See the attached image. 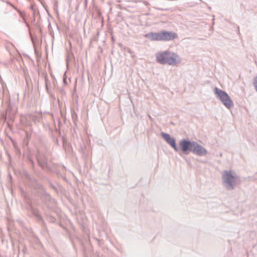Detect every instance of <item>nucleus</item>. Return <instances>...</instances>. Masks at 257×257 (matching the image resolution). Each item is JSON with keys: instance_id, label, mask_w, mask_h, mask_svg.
<instances>
[{"instance_id": "nucleus-1", "label": "nucleus", "mask_w": 257, "mask_h": 257, "mask_svg": "<svg viewBox=\"0 0 257 257\" xmlns=\"http://www.w3.org/2000/svg\"><path fill=\"white\" fill-rule=\"evenodd\" d=\"M221 182L225 189L231 191L240 183L241 180L234 171L226 170L221 173Z\"/></svg>"}, {"instance_id": "nucleus-2", "label": "nucleus", "mask_w": 257, "mask_h": 257, "mask_svg": "<svg viewBox=\"0 0 257 257\" xmlns=\"http://www.w3.org/2000/svg\"><path fill=\"white\" fill-rule=\"evenodd\" d=\"M157 61L161 64L177 65L181 62V57L176 53L170 51L158 52L156 55Z\"/></svg>"}, {"instance_id": "nucleus-3", "label": "nucleus", "mask_w": 257, "mask_h": 257, "mask_svg": "<svg viewBox=\"0 0 257 257\" xmlns=\"http://www.w3.org/2000/svg\"><path fill=\"white\" fill-rule=\"evenodd\" d=\"M145 38L150 41H168L177 37L175 33L169 31H162L158 33L150 32L145 35Z\"/></svg>"}, {"instance_id": "nucleus-4", "label": "nucleus", "mask_w": 257, "mask_h": 257, "mask_svg": "<svg viewBox=\"0 0 257 257\" xmlns=\"http://www.w3.org/2000/svg\"><path fill=\"white\" fill-rule=\"evenodd\" d=\"M213 91L216 97L218 99L227 109H231L233 107V102L226 92L217 87H215Z\"/></svg>"}, {"instance_id": "nucleus-5", "label": "nucleus", "mask_w": 257, "mask_h": 257, "mask_svg": "<svg viewBox=\"0 0 257 257\" xmlns=\"http://www.w3.org/2000/svg\"><path fill=\"white\" fill-rule=\"evenodd\" d=\"M194 141H190L189 140L183 139L179 143V146L182 152L185 154H188L189 152L192 151Z\"/></svg>"}, {"instance_id": "nucleus-6", "label": "nucleus", "mask_w": 257, "mask_h": 257, "mask_svg": "<svg viewBox=\"0 0 257 257\" xmlns=\"http://www.w3.org/2000/svg\"><path fill=\"white\" fill-rule=\"evenodd\" d=\"M192 151L193 153L198 156H205L207 154V150L201 145H199L196 142L194 141L193 144Z\"/></svg>"}, {"instance_id": "nucleus-7", "label": "nucleus", "mask_w": 257, "mask_h": 257, "mask_svg": "<svg viewBox=\"0 0 257 257\" xmlns=\"http://www.w3.org/2000/svg\"><path fill=\"white\" fill-rule=\"evenodd\" d=\"M161 136L166 142L170 145L175 151L178 152L179 151V149L177 148L175 140L174 138H171L170 135L162 132L161 133Z\"/></svg>"}, {"instance_id": "nucleus-8", "label": "nucleus", "mask_w": 257, "mask_h": 257, "mask_svg": "<svg viewBox=\"0 0 257 257\" xmlns=\"http://www.w3.org/2000/svg\"><path fill=\"white\" fill-rule=\"evenodd\" d=\"M253 83L255 90L257 92V75L254 78Z\"/></svg>"}, {"instance_id": "nucleus-9", "label": "nucleus", "mask_w": 257, "mask_h": 257, "mask_svg": "<svg viewBox=\"0 0 257 257\" xmlns=\"http://www.w3.org/2000/svg\"><path fill=\"white\" fill-rule=\"evenodd\" d=\"M38 161L39 165H41L43 168H44V164L40 161V158H38Z\"/></svg>"}]
</instances>
